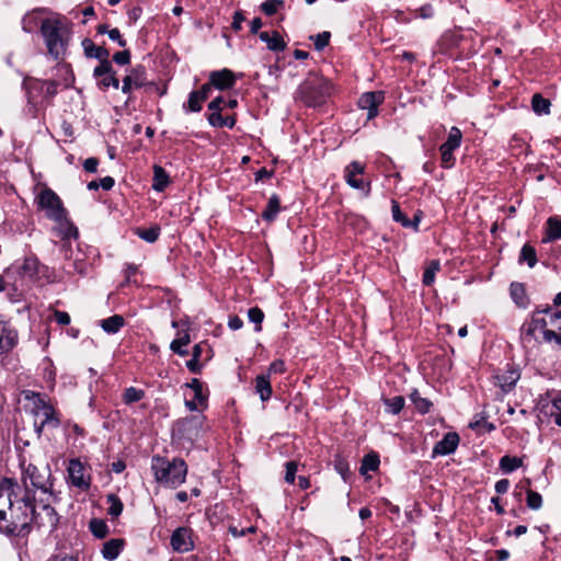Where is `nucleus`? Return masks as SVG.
I'll return each mask as SVG.
<instances>
[{"label":"nucleus","instance_id":"obj_7","mask_svg":"<svg viewBox=\"0 0 561 561\" xmlns=\"http://www.w3.org/2000/svg\"><path fill=\"white\" fill-rule=\"evenodd\" d=\"M58 71L67 76L62 82L58 80H36L34 82L33 89L37 90L44 99H53L59 87L67 89L72 84L73 80L70 78L71 70L68 65L59 66Z\"/></svg>","mask_w":561,"mask_h":561},{"label":"nucleus","instance_id":"obj_49","mask_svg":"<svg viewBox=\"0 0 561 561\" xmlns=\"http://www.w3.org/2000/svg\"><path fill=\"white\" fill-rule=\"evenodd\" d=\"M330 38H331V33L328 31H323L317 35L310 36V39L313 41L314 48L318 51H321L322 49H324V47H327L329 45Z\"/></svg>","mask_w":561,"mask_h":561},{"label":"nucleus","instance_id":"obj_15","mask_svg":"<svg viewBox=\"0 0 561 561\" xmlns=\"http://www.w3.org/2000/svg\"><path fill=\"white\" fill-rule=\"evenodd\" d=\"M56 226L53 228V232L61 240L77 239L79 236L78 228L69 220L68 213H62V216L58 220H53Z\"/></svg>","mask_w":561,"mask_h":561},{"label":"nucleus","instance_id":"obj_42","mask_svg":"<svg viewBox=\"0 0 561 561\" xmlns=\"http://www.w3.org/2000/svg\"><path fill=\"white\" fill-rule=\"evenodd\" d=\"M462 139V134L458 127H451L448 134L447 140L443 144V146L456 150L460 147Z\"/></svg>","mask_w":561,"mask_h":561},{"label":"nucleus","instance_id":"obj_47","mask_svg":"<svg viewBox=\"0 0 561 561\" xmlns=\"http://www.w3.org/2000/svg\"><path fill=\"white\" fill-rule=\"evenodd\" d=\"M144 397L145 391L135 387L127 388L123 394V399L126 404L138 402L144 399Z\"/></svg>","mask_w":561,"mask_h":561},{"label":"nucleus","instance_id":"obj_13","mask_svg":"<svg viewBox=\"0 0 561 561\" xmlns=\"http://www.w3.org/2000/svg\"><path fill=\"white\" fill-rule=\"evenodd\" d=\"M68 477L71 484L76 488H88L90 482V476L84 465L78 460L72 459L68 466Z\"/></svg>","mask_w":561,"mask_h":561},{"label":"nucleus","instance_id":"obj_43","mask_svg":"<svg viewBox=\"0 0 561 561\" xmlns=\"http://www.w3.org/2000/svg\"><path fill=\"white\" fill-rule=\"evenodd\" d=\"M522 466V459L518 457L504 456L500 460V468L503 472L508 473Z\"/></svg>","mask_w":561,"mask_h":561},{"label":"nucleus","instance_id":"obj_34","mask_svg":"<svg viewBox=\"0 0 561 561\" xmlns=\"http://www.w3.org/2000/svg\"><path fill=\"white\" fill-rule=\"evenodd\" d=\"M191 342V336L187 332H184L181 336L178 339H174L170 344V350L178 354L179 356H187L188 351L184 348V346H187Z\"/></svg>","mask_w":561,"mask_h":561},{"label":"nucleus","instance_id":"obj_50","mask_svg":"<svg viewBox=\"0 0 561 561\" xmlns=\"http://www.w3.org/2000/svg\"><path fill=\"white\" fill-rule=\"evenodd\" d=\"M439 152L442 167L445 169L451 168L455 164L454 150L442 145Z\"/></svg>","mask_w":561,"mask_h":561},{"label":"nucleus","instance_id":"obj_38","mask_svg":"<svg viewBox=\"0 0 561 561\" xmlns=\"http://www.w3.org/2000/svg\"><path fill=\"white\" fill-rule=\"evenodd\" d=\"M208 122L214 127H228L232 128L236 124V119L231 116L224 117L218 112H213L208 115Z\"/></svg>","mask_w":561,"mask_h":561},{"label":"nucleus","instance_id":"obj_45","mask_svg":"<svg viewBox=\"0 0 561 561\" xmlns=\"http://www.w3.org/2000/svg\"><path fill=\"white\" fill-rule=\"evenodd\" d=\"M553 305L556 307H561V291L556 295ZM543 312L550 317L551 325H557V322L561 320V309L559 311H553L551 307H547L543 309Z\"/></svg>","mask_w":561,"mask_h":561},{"label":"nucleus","instance_id":"obj_10","mask_svg":"<svg viewBox=\"0 0 561 561\" xmlns=\"http://www.w3.org/2000/svg\"><path fill=\"white\" fill-rule=\"evenodd\" d=\"M364 172V164H362L358 161H352L348 165H346L344 170V179L351 187L360 190L364 192L365 196H368L370 193V183L357 178L358 175H362Z\"/></svg>","mask_w":561,"mask_h":561},{"label":"nucleus","instance_id":"obj_64","mask_svg":"<svg viewBox=\"0 0 561 561\" xmlns=\"http://www.w3.org/2000/svg\"><path fill=\"white\" fill-rule=\"evenodd\" d=\"M226 104L225 99L222 96L215 98L209 104L208 108L213 112H218L222 110L224 105Z\"/></svg>","mask_w":561,"mask_h":561},{"label":"nucleus","instance_id":"obj_9","mask_svg":"<svg viewBox=\"0 0 561 561\" xmlns=\"http://www.w3.org/2000/svg\"><path fill=\"white\" fill-rule=\"evenodd\" d=\"M35 414L42 417L39 424L35 423V431L38 436L42 434L45 426L56 428L60 424L55 409L38 396L37 401L35 402Z\"/></svg>","mask_w":561,"mask_h":561},{"label":"nucleus","instance_id":"obj_37","mask_svg":"<svg viewBox=\"0 0 561 561\" xmlns=\"http://www.w3.org/2000/svg\"><path fill=\"white\" fill-rule=\"evenodd\" d=\"M550 101L545 99L541 94L536 93L531 99V107L534 112L538 115L549 114L550 113Z\"/></svg>","mask_w":561,"mask_h":561},{"label":"nucleus","instance_id":"obj_19","mask_svg":"<svg viewBox=\"0 0 561 561\" xmlns=\"http://www.w3.org/2000/svg\"><path fill=\"white\" fill-rule=\"evenodd\" d=\"M459 445V435L456 432H448L437 442L433 448V454L446 456L453 454Z\"/></svg>","mask_w":561,"mask_h":561},{"label":"nucleus","instance_id":"obj_14","mask_svg":"<svg viewBox=\"0 0 561 561\" xmlns=\"http://www.w3.org/2000/svg\"><path fill=\"white\" fill-rule=\"evenodd\" d=\"M383 92H366L358 99V106L367 110V118L373 119L378 115V106L383 102Z\"/></svg>","mask_w":561,"mask_h":561},{"label":"nucleus","instance_id":"obj_26","mask_svg":"<svg viewBox=\"0 0 561 561\" xmlns=\"http://www.w3.org/2000/svg\"><path fill=\"white\" fill-rule=\"evenodd\" d=\"M152 188L157 192H162L170 183V178L167 171L158 164L153 165Z\"/></svg>","mask_w":561,"mask_h":561},{"label":"nucleus","instance_id":"obj_54","mask_svg":"<svg viewBox=\"0 0 561 561\" xmlns=\"http://www.w3.org/2000/svg\"><path fill=\"white\" fill-rule=\"evenodd\" d=\"M391 211L394 221L400 222L404 228L410 226V219L401 211L398 202H391Z\"/></svg>","mask_w":561,"mask_h":561},{"label":"nucleus","instance_id":"obj_3","mask_svg":"<svg viewBox=\"0 0 561 561\" xmlns=\"http://www.w3.org/2000/svg\"><path fill=\"white\" fill-rule=\"evenodd\" d=\"M152 470L156 479L165 488H178L185 481L187 467L184 460L173 459L169 461L161 457L152 459Z\"/></svg>","mask_w":561,"mask_h":561},{"label":"nucleus","instance_id":"obj_57","mask_svg":"<svg viewBox=\"0 0 561 561\" xmlns=\"http://www.w3.org/2000/svg\"><path fill=\"white\" fill-rule=\"evenodd\" d=\"M286 473H285V481L287 483H294L295 476L298 470V463L296 461H287L285 463Z\"/></svg>","mask_w":561,"mask_h":561},{"label":"nucleus","instance_id":"obj_51","mask_svg":"<svg viewBox=\"0 0 561 561\" xmlns=\"http://www.w3.org/2000/svg\"><path fill=\"white\" fill-rule=\"evenodd\" d=\"M90 529H91L92 534L96 538H100V539L104 538L108 533L107 525L103 520H100V519H92L90 522Z\"/></svg>","mask_w":561,"mask_h":561},{"label":"nucleus","instance_id":"obj_44","mask_svg":"<svg viewBox=\"0 0 561 561\" xmlns=\"http://www.w3.org/2000/svg\"><path fill=\"white\" fill-rule=\"evenodd\" d=\"M137 236L146 242L153 243L160 236V228L158 226L148 229H137Z\"/></svg>","mask_w":561,"mask_h":561},{"label":"nucleus","instance_id":"obj_31","mask_svg":"<svg viewBox=\"0 0 561 561\" xmlns=\"http://www.w3.org/2000/svg\"><path fill=\"white\" fill-rule=\"evenodd\" d=\"M280 210V201L276 194L272 195L267 202V205L262 213L263 220L272 222L277 217Z\"/></svg>","mask_w":561,"mask_h":561},{"label":"nucleus","instance_id":"obj_5","mask_svg":"<svg viewBox=\"0 0 561 561\" xmlns=\"http://www.w3.org/2000/svg\"><path fill=\"white\" fill-rule=\"evenodd\" d=\"M541 313H545L543 310L534 312L531 319L523 325L524 334L526 336L533 337L538 330H541L543 340L546 342H554L561 346V325L558 323L554 325L559 332L547 329L546 327L549 322L546 320V318L540 317Z\"/></svg>","mask_w":561,"mask_h":561},{"label":"nucleus","instance_id":"obj_20","mask_svg":"<svg viewBox=\"0 0 561 561\" xmlns=\"http://www.w3.org/2000/svg\"><path fill=\"white\" fill-rule=\"evenodd\" d=\"M209 82L218 90H226L234 85L236 78L232 71L229 69H222L210 72Z\"/></svg>","mask_w":561,"mask_h":561},{"label":"nucleus","instance_id":"obj_27","mask_svg":"<svg viewBox=\"0 0 561 561\" xmlns=\"http://www.w3.org/2000/svg\"><path fill=\"white\" fill-rule=\"evenodd\" d=\"M95 79L98 80L96 85L101 91H106L110 87H113L114 89L119 88V80L116 77V72L112 65L108 72L102 73L100 78Z\"/></svg>","mask_w":561,"mask_h":561},{"label":"nucleus","instance_id":"obj_39","mask_svg":"<svg viewBox=\"0 0 561 561\" xmlns=\"http://www.w3.org/2000/svg\"><path fill=\"white\" fill-rule=\"evenodd\" d=\"M519 263H527L529 267H534L537 263L536 250L529 244H524L520 250Z\"/></svg>","mask_w":561,"mask_h":561},{"label":"nucleus","instance_id":"obj_11","mask_svg":"<svg viewBox=\"0 0 561 561\" xmlns=\"http://www.w3.org/2000/svg\"><path fill=\"white\" fill-rule=\"evenodd\" d=\"M147 85H153V83L148 82L146 68L142 65H137L124 77L122 92L130 94L134 89H140Z\"/></svg>","mask_w":561,"mask_h":561},{"label":"nucleus","instance_id":"obj_59","mask_svg":"<svg viewBox=\"0 0 561 561\" xmlns=\"http://www.w3.org/2000/svg\"><path fill=\"white\" fill-rule=\"evenodd\" d=\"M527 505L531 510H538L542 505L540 493H527Z\"/></svg>","mask_w":561,"mask_h":561},{"label":"nucleus","instance_id":"obj_40","mask_svg":"<svg viewBox=\"0 0 561 561\" xmlns=\"http://www.w3.org/2000/svg\"><path fill=\"white\" fill-rule=\"evenodd\" d=\"M440 270V263L438 260H433L426 266L423 273V284L431 286L435 282V274Z\"/></svg>","mask_w":561,"mask_h":561},{"label":"nucleus","instance_id":"obj_6","mask_svg":"<svg viewBox=\"0 0 561 561\" xmlns=\"http://www.w3.org/2000/svg\"><path fill=\"white\" fill-rule=\"evenodd\" d=\"M36 204L50 220H58L61 218L62 213H66L60 197L48 187L43 188L36 196Z\"/></svg>","mask_w":561,"mask_h":561},{"label":"nucleus","instance_id":"obj_60","mask_svg":"<svg viewBox=\"0 0 561 561\" xmlns=\"http://www.w3.org/2000/svg\"><path fill=\"white\" fill-rule=\"evenodd\" d=\"M285 363L282 359L272 362L268 366V376L272 374H283L285 371Z\"/></svg>","mask_w":561,"mask_h":561},{"label":"nucleus","instance_id":"obj_32","mask_svg":"<svg viewBox=\"0 0 561 561\" xmlns=\"http://www.w3.org/2000/svg\"><path fill=\"white\" fill-rule=\"evenodd\" d=\"M42 10H34L32 12L26 13L22 19V28L26 33H32L38 26L41 27V22L44 21L41 19Z\"/></svg>","mask_w":561,"mask_h":561},{"label":"nucleus","instance_id":"obj_17","mask_svg":"<svg viewBox=\"0 0 561 561\" xmlns=\"http://www.w3.org/2000/svg\"><path fill=\"white\" fill-rule=\"evenodd\" d=\"M171 546L175 551L187 552L193 548L191 529L180 527L171 536Z\"/></svg>","mask_w":561,"mask_h":561},{"label":"nucleus","instance_id":"obj_12","mask_svg":"<svg viewBox=\"0 0 561 561\" xmlns=\"http://www.w3.org/2000/svg\"><path fill=\"white\" fill-rule=\"evenodd\" d=\"M211 350L206 342L194 345L192 358L186 362L187 369L193 374H199L203 368L202 360L208 362L211 358Z\"/></svg>","mask_w":561,"mask_h":561},{"label":"nucleus","instance_id":"obj_1","mask_svg":"<svg viewBox=\"0 0 561 561\" xmlns=\"http://www.w3.org/2000/svg\"><path fill=\"white\" fill-rule=\"evenodd\" d=\"M33 522L53 531L57 527L58 517L49 505H43L37 513L31 493H0V533L24 537L30 533Z\"/></svg>","mask_w":561,"mask_h":561},{"label":"nucleus","instance_id":"obj_29","mask_svg":"<svg viewBox=\"0 0 561 561\" xmlns=\"http://www.w3.org/2000/svg\"><path fill=\"white\" fill-rule=\"evenodd\" d=\"M255 390L262 401H267L272 397V386L268 375H260L255 378Z\"/></svg>","mask_w":561,"mask_h":561},{"label":"nucleus","instance_id":"obj_56","mask_svg":"<svg viewBox=\"0 0 561 561\" xmlns=\"http://www.w3.org/2000/svg\"><path fill=\"white\" fill-rule=\"evenodd\" d=\"M283 4V0H266L261 4V9L266 15H273Z\"/></svg>","mask_w":561,"mask_h":561},{"label":"nucleus","instance_id":"obj_21","mask_svg":"<svg viewBox=\"0 0 561 561\" xmlns=\"http://www.w3.org/2000/svg\"><path fill=\"white\" fill-rule=\"evenodd\" d=\"M39 261L36 256H25L22 263L18 267V272L22 277H25L32 282L36 280L39 273Z\"/></svg>","mask_w":561,"mask_h":561},{"label":"nucleus","instance_id":"obj_24","mask_svg":"<svg viewBox=\"0 0 561 561\" xmlns=\"http://www.w3.org/2000/svg\"><path fill=\"white\" fill-rule=\"evenodd\" d=\"M124 547V540L121 538L110 539L103 545L102 556L108 561L115 560Z\"/></svg>","mask_w":561,"mask_h":561},{"label":"nucleus","instance_id":"obj_36","mask_svg":"<svg viewBox=\"0 0 561 561\" xmlns=\"http://www.w3.org/2000/svg\"><path fill=\"white\" fill-rule=\"evenodd\" d=\"M519 379V373L515 369L508 370L506 374L499 376V385L505 391H511Z\"/></svg>","mask_w":561,"mask_h":561},{"label":"nucleus","instance_id":"obj_16","mask_svg":"<svg viewBox=\"0 0 561 561\" xmlns=\"http://www.w3.org/2000/svg\"><path fill=\"white\" fill-rule=\"evenodd\" d=\"M23 483L25 491H31V488L36 491H49V488L47 486V479L42 476L34 466H28L23 477Z\"/></svg>","mask_w":561,"mask_h":561},{"label":"nucleus","instance_id":"obj_22","mask_svg":"<svg viewBox=\"0 0 561 561\" xmlns=\"http://www.w3.org/2000/svg\"><path fill=\"white\" fill-rule=\"evenodd\" d=\"M199 422L196 417H187L176 423V431L182 437L193 439L198 434Z\"/></svg>","mask_w":561,"mask_h":561},{"label":"nucleus","instance_id":"obj_25","mask_svg":"<svg viewBox=\"0 0 561 561\" xmlns=\"http://www.w3.org/2000/svg\"><path fill=\"white\" fill-rule=\"evenodd\" d=\"M545 413L553 417L554 423L561 426V390L553 396L550 403L545 405Z\"/></svg>","mask_w":561,"mask_h":561},{"label":"nucleus","instance_id":"obj_48","mask_svg":"<svg viewBox=\"0 0 561 561\" xmlns=\"http://www.w3.org/2000/svg\"><path fill=\"white\" fill-rule=\"evenodd\" d=\"M107 503L110 504L108 514L112 517H117L123 511V503L115 493H108Z\"/></svg>","mask_w":561,"mask_h":561},{"label":"nucleus","instance_id":"obj_53","mask_svg":"<svg viewBox=\"0 0 561 561\" xmlns=\"http://www.w3.org/2000/svg\"><path fill=\"white\" fill-rule=\"evenodd\" d=\"M510 290H511V296H512L513 300L519 306L524 305L525 288H524L523 284L512 283Z\"/></svg>","mask_w":561,"mask_h":561},{"label":"nucleus","instance_id":"obj_35","mask_svg":"<svg viewBox=\"0 0 561 561\" xmlns=\"http://www.w3.org/2000/svg\"><path fill=\"white\" fill-rule=\"evenodd\" d=\"M380 460L376 453H370L363 458L359 472L363 476L368 474L370 471H376L379 467Z\"/></svg>","mask_w":561,"mask_h":561},{"label":"nucleus","instance_id":"obj_46","mask_svg":"<svg viewBox=\"0 0 561 561\" xmlns=\"http://www.w3.org/2000/svg\"><path fill=\"white\" fill-rule=\"evenodd\" d=\"M385 405L387 407V411L392 414H398L402 411L404 407V398L401 396H396L390 399H385Z\"/></svg>","mask_w":561,"mask_h":561},{"label":"nucleus","instance_id":"obj_23","mask_svg":"<svg viewBox=\"0 0 561 561\" xmlns=\"http://www.w3.org/2000/svg\"><path fill=\"white\" fill-rule=\"evenodd\" d=\"M259 37L262 42L266 43V46L272 51H283L286 48V43L277 31L272 32H261L259 33Z\"/></svg>","mask_w":561,"mask_h":561},{"label":"nucleus","instance_id":"obj_28","mask_svg":"<svg viewBox=\"0 0 561 561\" xmlns=\"http://www.w3.org/2000/svg\"><path fill=\"white\" fill-rule=\"evenodd\" d=\"M559 239H561V219L557 217H550L547 220V230L542 242H550Z\"/></svg>","mask_w":561,"mask_h":561},{"label":"nucleus","instance_id":"obj_33","mask_svg":"<svg viewBox=\"0 0 561 561\" xmlns=\"http://www.w3.org/2000/svg\"><path fill=\"white\" fill-rule=\"evenodd\" d=\"M125 324V320L119 314H114L101 320V328L108 334L117 333Z\"/></svg>","mask_w":561,"mask_h":561},{"label":"nucleus","instance_id":"obj_2","mask_svg":"<svg viewBox=\"0 0 561 561\" xmlns=\"http://www.w3.org/2000/svg\"><path fill=\"white\" fill-rule=\"evenodd\" d=\"M41 34L48 54L56 60L62 59L70 38L69 27L59 18L44 19L41 22Z\"/></svg>","mask_w":561,"mask_h":561},{"label":"nucleus","instance_id":"obj_41","mask_svg":"<svg viewBox=\"0 0 561 561\" xmlns=\"http://www.w3.org/2000/svg\"><path fill=\"white\" fill-rule=\"evenodd\" d=\"M410 399L415 405V408L423 414L427 413L432 407L431 401L426 398H422L417 390H414L410 394Z\"/></svg>","mask_w":561,"mask_h":561},{"label":"nucleus","instance_id":"obj_62","mask_svg":"<svg viewBox=\"0 0 561 561\" xmlns=\"http://www.w3.org/2000/svg\"><path fill=\"white\" fill-rule=\"evenodd\" d=\"M108 37L116 42L121 47H125L127 42L122 37V34L118 28H112L108 31Z\"/></svg>","mask_w":561,"mask_h":561},{"label":"nucleus","instance_id":"obj_63","mask_svg":"<svg viewBox=\"0 0 561 561\" xmlns=\"http://www.w3.org/2000/svg\"><path fill=\"white\" fill-rule=\"evenodd\" d=\"M245 20L241 11H237L233 14V21L231 23V28L236 32H239L242 28V23Z\"/></svg>","mask_w":561,"mask_h":561},{"label":"nucleus","instance_id":"obj_61","mask_svg":"<svg viewBox=\"0 0 561 561\" xmlns=\"http://www.w3.org/2000/svg\"><path fill=\"white\" fill-rule=\"evenodd\" d=\"M54 317L59 325H68L70 323V316L66 311L55 310Z\"/></svg>","mask_w":561,"mask_h":561},{"label":"nucleus","instance_id":"obj_18","mask_svg":"<svg viewBox=\"0 0 561 561\" xmlns=\"http://www.w3.org/2000/svg\"><path fill=\"white\" fill-rule=\"evenodd\" d=\"M18 342V332L10 323L0 320V354L10 352Z\"/></svg>","mask_w":561,"mask_h":561},{"label":"nucleus","instance_id":"obj_58","mask_svg":"<svg viewBox=\"0 0 561 561\" xmlns=\"http://www.w3.org/2000/svg\"><path fill=\"white\" fill-rule=\"evenodd\" d=\"M113 61L117 65L125 66L130 62V51L124 49L122 51H117L113 55Z\"/></svg>","mask_w":561,"mask_h":561},{"label":"nucleus","instance_id":"obj_4","mask_svg":"<svg viewBox=\"0 0 561 561\" xmlns=\"http://www.w3.org/2000/svg\"><path fill=\"white\" fill-rule=\"evenodd\" d=\"M332 83L322 77L307 79L298 90L299 99L308 106H320L330 96Z\"/></svg>","mask_w":561,"mask_h":561},{"label":"nucleus","instance_id":"obj_30","mask_svg":"<svg viewBox=\"0 0 561 561\" xmlns=\"http://www.w3.org/2000/svg\"><path fill=\"white\" fill-rule=\"evenodd\" d=\"M187 387L194 391V399L198 402L201 408H206L208 390L204 389L203 382L197 378H193L191 382L187 383Z\"/></svg>","mask_w":561,"mask_h":561},{"label":"nucleus","instance_id":"obj_8","mask_svg":"<svg viewBox=\"0 0 561 561\" xmlns=\"http://www.w3.org/2000/svg\"><path fill=\"white\" fill-rule=\"evenodd\" d=\"M82 47L84 55L88 58H95L100 61L93 70L94 78H100L102 73L110 71L112 62L108 60L110 53L106 48L102 46H95L90 38H84L82 41Z\"/></svg>","mask_w":561,"mask_h":561},{"label":"nucleus","instance_id":"obj_55","mask_svg":"<svg viewBox=\"0 0 561 561\" xmlns=\"http://www.w3.org/2000/svg\"><path fill=\"white\" fill-rule=\"evenodd\" d=\"M203 100H199L197 93L192 91L188 95L187 103L183 105L186 112H199L202 110Z\"/></svg>","mask_w":561,"mask_h":561},{"label":"nucleus","instance_id":"obj_52","mask_svg":"<svg viewBox=\"0 0 561 561\" xmlns=\"http://www.w3.org/2000/svg\"><path fill=\"white\" fill-rule=\"evenodd\" d=\"M248 318H249L250 322L255 324L254 330L256 332H260L262 330V321L264 319L263 311L257 307L250 308L248 311Z\"/></svg>","mask_w":561,"mask_h":561}]
</instances>
